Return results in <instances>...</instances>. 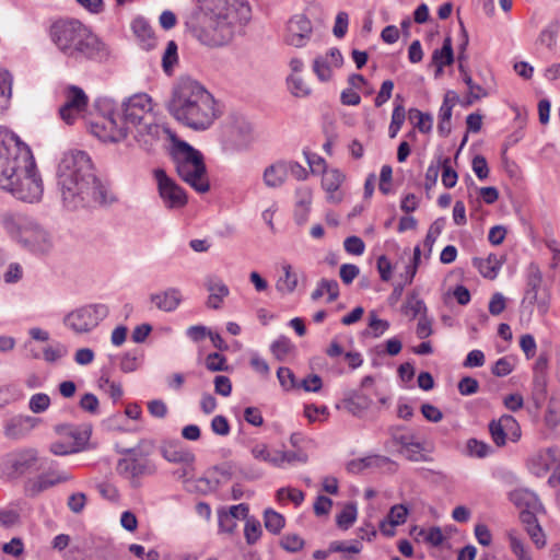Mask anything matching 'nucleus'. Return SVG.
Masks as SVG:
<instances>
[{
    "label": "nucleus",
    "instance_id": "nucleus-1",
    "mask_svg": "<svg viewBox=\"0 0 560 560\" xmlns=\"http://www.w3.org/2000/svg\"><path fill=\"white\" fill-rule=\"evenodd\" d=\"M122 115L109 110L90 122V131L104 142H119L135 129V139L142 145H152L170 130L155 121L152 100L147 93H137L121 104Z\"/></svg>",
    "mask_w": 560,
    "mask_h": 560
},
{
    "label": "nucleus",
    "instance_id": "nucleus-2",
    "mask_svg": "<svg viewBox=\"0 0 560 560\" xmlns=\"http://www.w3.org/2000/svg\"><path fill=\"white\" fill-rule=\"evenodd\" d=\"M57 185L66 208L75 210L114 201L97 178L90 155L80 150L63 153L57 167Z\"/></svg>",
    "mask_w": 560,
    "mask_h": 560
},
{
    "label": "nucleus",
    "instance_id": "nucleus-3",
    "mask_svg": "<svg viewBox=\"0 0 560 560\" xmlns=\"http://www.w3.org/2000/svg\"><path fill=\"white\" fill-rule=\"evenodd\" d=\"M0 188L25 202L38 201L44 191L35 160L27 147L0 127Z\"/></svg>",
    "mask_w": 560,
    "mask_h": 560
},
{
    "label": "nucleus",
    "instance_id": "nucleus-4",
    "mask_svg": "<svg viewBox=\"0 0 560 560\" xmlns=\"http://www.w3.org/2000/svg\"><path fill=\"white\" fill-rule=\"evenodd\" d=\"M185 24L203 45L222 46L234 34L236 21L247 22L250 5L246 0H192Z\"/></svg>",
    "mask_w": 560,
    "mask_h": 560
},
{
    "label": "nucleus",
    "instance_id": "nucleus-5",
    "mask_svg": "<svg viewBox=\"0 0 560 560\" xmlns=\"http://www.w3.org/2000/svg\"><path fill=\"white\" fill-rule=\"evenodd\" d=\"M166 109L177 122L194 131L208 130L220 117L214 96L189 77L173 85Z\"/></svg>",
    "mask_w": 560,
    "mask_h": 560
},
{
    "label": "nucleus",
    "instance_id": "nucleus-6",
    "mask_svg": "<svg viewBox=\"0 0 560 560\" xmlns=\"http://www.w3.org/2000/svg\"><path fill=\"white\" fill-rule=\"evenodd\" d=\"M49 37L65 55L105 61L110 50L101 38L77 19H59L49 26Z\"/></svg>",
    "mask_w": 560,
    "mask_h": 560
},
{
    "label": "nucleus",
    "instance_id": "nucleus-7",
    "mask_svg": "<svg viewBox=\"0 0 560 560\" xmlns=\"http://www.w3.org/2000/svg\"><path fill=\"white\" fill-rule=\"evenodd\" d=\"M171 135V158L179 178L199 194L210 189L203 154L188 142Z\"/></svg>",
    "mask_w": 560,
    "mask_h": 560
},
{
    "label": "nucleus",
    "instance_id": "nucleus-8",
    "mask_svg": "<svg viewBox=\"0 0 560 560\" xmlns=\"http://www.w3.org/2000/svg\"><path fill=\"white\" fill-rule=\"evenodd\" d=\"M153 446V442L141 440L133 447L118 451L122 457L117 460L116 471L120 477L127 479L132 488H139L142 478L156 474L158 466L150 458Z\"/></svg>",
    "mask_w": 560,
    "mask_h": 560
},
{
    "label": "nucleus",
    "instance_id": "nucleus-9",
    "mask_svg": "<svg viewBox=\"0 0 560 560\" xmlns=\"http://www.w3.org/2000/svg\"><path fill=\"white\" fill-rule=\"evenodd\" d=\"M108 313L105 304H88L67 314L63 324L75 334H88L94 330Z\"/></svg>",
    "mask_w": 560,
    "mask_h": 560
},
{
    "label": "nucleus",
    "instance_id": "nucleus-10",
    "mask_svg": "<svg viewBox=\"0 0 560 560\" xmlns=\"http://www.w3.org/2000/svg\"><path fill=\"white\" fill-rule=\"evenodd\" d=\"M252 124L241 115H232L222 130V144L226 151L246 149L252 141Z\"/></svg>",
    "mask_w": 560,
    "mask_h": 560
},
{
    "label": "nucleus",
    "instance_id": "nucleus-11",
    "mask_svg": "<svg viewBox=\"0 0 560 560\" xmlns=\"http://www.w3.org/2000/svg\"><path fill=\"white\" fill-rule=\"evenodd\" d=\"M153 177L156 180L159 196L166 209L179 210L187 205L188 197L185 189L170 177L163 168H155Z\"/></svg>",
    "mask_w": 560,
    "mask_h": 560
},
{
    "label": "nucleus",
    "instance_id": "nucleus-12",
    "mask_svg": "<svg viewBox=\"0 0 560 560\" xmlns=\"http://www.w3.org/2000/svg\"><path fill=\"white\" fill-rule=\"evenodd\" d=\"M38 453L35 448H23L7 454L1 464L5 474L18 478L37 469Z\"/></svg>",
    "mask_w": 560,
    "mask_h": 560
},
{
    "label": "nucleus",
    "instance_id": "nucleus-13",
    "mask_svg": "<svg viewBox=\"0 0 560 560\" xmlns=\"http://www.w3.org/2000/svg\"><path fill=\"white\" fill-rule=\"evenodd\" d=\"M18 242L31 252L38 254L48 253L52 246L48 232L34 219H31L30 224L23 230Z\"/></svg>",
    "mask_w": 560,
    "mask_h": 560
},
{
    "label": "nucleus",
    "instance_id": "nucleus-14",
    "mask_svg": "<svg viewBox=\"0 0 560 560\" xmlns=\"http://www.w3.org/2000/svg\"><path fill=\"white\" fill-rule=\"evenodd\" d=\"M463 81L469 90L468 104L488 96L495 90V79L492 72H477V78L464 72Z\"/></svg>",
    "mask_w": 560,
    "mask_h": 560
},
{
    "label": "nucleus",
    "instance_id": "nucleus-15",
    "mask_svg": "<svg viewBox=\"0 0 560 560\" xmlns=\"http://www.w3.org/2000/svg\"><path fill=\"white\" fill-rule=\"evenodd\" d=\"M311 33V21L303 14H296L289 22L287 43L294 47H303L306 45Z\"/></svg>",
    "mask_w": 560,
    "mask_h": 560
},
{
    "label": "nucleus",
    "instance_id": "nucleus-16",
    "mask_svg": "<svg viewBox=\"0 0 560 560\" xmlns=\"http://www.w3.org/2000/svg\"><path fill=\"white\" fill-rule=\"evenodd\" d=\"M38 419L31 416H15L4 424V435L11 440L25 438L38 423Z\"/></svg>",
    "mask_w": 560,
    "mask_h": 560
},
{
    "label": "nucleus",
    "instance_id": "nucleus-17",
    "mask_svg": "<svg viewBox=\"0 0 560 560\" xmlns=\"http://www.w3.org/2000/svg\"><path fill=\"white\" fill-rule=\"evenodd\" d=\"M31 219V217L11 210L0 212V225L15 241L20 238Z\"/></svg>",
    "mask_w": 560,
    "mask_h": 560
},
{
    "label": "nucleus",
    "instance_id": "nucleus-18",
    "mask_svg": "<svg viewBox=\"0 0 560 560\" xmlns=\"http://www.w3.org/2000/svg\"><path fill=\"white\" fill-rule=\"evenodd\" d=\"M183 301V295L177 288H167L164 291L155 292L150 295V302L160 311L174 312Z\"/></svg>",
    "mask_w": 560,
    "mask_h": 560
},
{
    "label": "nucleus",
    "instance_id": "nucleus-19",
    "mask_svg": "<svg viewBox=\"0 0 560 560\" xmlns=\"http://www.w3.org/2000/svg\"><path fill=\"white\" fill-rule=\"evenodd\" d=\"M205 285L210 292L207 306L213 310L220 308L224 298L230 293L228 285L217 277H209Z\"/></svg>",
    "mask_w": 560,
    "mask_h": 560
},
{
    "label": "nucleus",
    "instance_id": "nucleus-20",
    "mask_svg": "<svg viewBox=\"0 0 560 560\" xmlns=\"http://www.w3.org/2000/svg\"><path fill=\"white\" fill-rule=\"evenodd\" d=\"M510 500L512 503L522 510H544V506L538 498V495L528 489H515L510 492Z\"/></svg>",
    "mask_w": 560,
    "mask_h": 560
},
{
    "label": "nucleus",
    "instance_id": "nucleus-21",
    "mask_svg": "<svg viewBox=\"0 0 560 560\" xmlns=\"http://www.w3.org/2000/svg\"><path fill=\"white\" fill-rule=\"evenodd\" d=\"M372 404V399L359 390H351L346 394L342 405L351 415L359 417L366 411Z\"/></svg>",
    "mask_w": 560,
    "mask_h": 560
},
{
    "label": "nucleus",
    "instance_id": "nucleus-22",
    "mask_svg": "<svg viewBox=\"0 0 560 560\" xmlns=\"http://www.w3.org/2000/svg\"><path fill=\"white\" fill-rule=\"evenodd\" d=\"M161 455L170 463L192 464L195 455L177 443H167L161 446Z\"/></svg>",
    "mask_w": 560,
    "mask_h": 560
},
{
    "label": "nucleus",
    "instance_id": "nucleus-23",
    "mask_svg": "<svg viewBox=\"0 0 560 560\" xmlns=\"http://www.w3.org/2000/svg\"><path fill=\"white\" fill-rule=\"evenodd\" d=\"M454 61V51L452 39L450 36L445 37L441 48L433 51L431 57V66L435 70H443L444 67L452 65Z\"/></svg>",
    "mask_w": 560,
    "mask_h": 560
},
{
    "label": "nucleus",
    "instance_id": "nucleus-24",
    "mask_svg": "<svg viewBox=\"0 0 560 560\" xmlns=\"http://www.w3.org/2000/svg\"><path fill=\"white\" fill-rule=\"evenodd\" d=\"M285 81L289 92L295 97H306L312 92L311 84L302 72H291Z\"/></svg>",
    "mask_w": 560,
    "mask_h": 560
},
{
    "label": "nucleus",
    "instance_id": "nucleus-25",
    "mask_svg": "<svg viewBox=\"0 0 560 560\" xmlns=\"http://www.w3.org/2000/svg\"><path fill=\"white\" fill-rule=\"evenodd\" d=\"M343 65V57L338 48H330L325 56H318L313 61L312 70H330L340 68Z\"/></svg>",
    "mask_w": 560,
    "mask_h": 560
},
{
    "label": "nucleus",
    "instance_id": "nucleus-26",
    "mask_svg": "<svg viewBox=\"0 0 560 560\" xmlns=\"http://www.w3.org/2000/svg\"><path fill=\"white\" fill-rule=\"evenodd\" d=\"M70 480H72V475L67 470L49 468L48 471L38 477V487L40 490H46Z\"/></svg>",
    "mask_w": 560,
    "mask_h": 560
},
{
    "label": "nucleus",
    "instance_id": "nucleus-27",
    "mask_svg": "<svg viewBox=\"0 0 560 560\" xmlns=\"http://www.w3.org/2000/svg\"><path fill=\"white\" fill-rule=\"evenodd\" d=\"M262 177L266 186L271 188L280 187L287 178L284 161L269 165L265 170Z\"/></svg>",
    "mask_w": 560,
    "mask_h": 560
},
{
    "label": "nucleus",
    "instance_id": "nucleus-28",
    "mask_svg": "<svg viewBox=\"0 0 560 560\" xmlns=\"http://www.w3.org/2000/svg\"><path fill=\"white\" fill-rule=\"evenodd\" d=\"M345 175L337 168L324 171L322 178V187L328 194L329 200H336L334 194L339 189Z\"/></svg>",
    "mask_w": 560,
    "mask_h": 560
},
{
    "label": "nucleus",
    "instance_id": "nucleus-29",
    "mask_svg": "<svg viewBox=\"0 0 560 560\" xmlns=\"http://www.w3.org/2000/svg\"><path fill=\"white\" fill-rule=\"evenodd\" d=\"M325 293L328 294V302H334L339 296V284L334 279H322L316 289L312 292V300L320 299Z\"/></svg>",
    "mask_w": 560,
    "mask_h": 560
},
{
    "label": "nucleus",
    "instance_id": "nucleus-30",
    "mask_svg": "<svg viewBox=\"0 0 560 560\" xmlns=\"http://www.w3.org/2000/svg\"><path fill=\"white\" fill-rule=\"evenodd\" d=\"M65 106L83 112L88 105V96L84 91L75 85H70L66 92Z\"/></svg>",
    "mask_w": 560,
    "mask_h": 560
},
{
    "label": "nucleus",
    "instance_id": "nucleus-31",
    "mask_svg": "<svg viewBox=\"0 0 560 560\" xmlns=\"http://www.w3.org/2000/svg\"><path fill=\"white\" fill-rule=\"evenodd\" d=\"M475 265L483 277L493 279L502 266V260L497 255L490 254L487 259H480Z\"/></svg>",
    "mask_w": 560,
    "mask_h": 560
},
{
    "label": "nucleus",
    "instance_id": "nucleus-32",
    "mask_svg": "<svg viewBox=\"0 0 560 560\" xmlns=\"http://www.w3.org/2000/svg\"><path fill=\"white\" fill-rule=\"evenodd\" d=\"M402 312L406 315H410L411 319H415L418 316H422V314H427L428 308L424 301L419 299L417 293H411L402 305Z\"/></svg>",
    "mask_w": 560,
    "mask_h": 560
},
{
    "label": "nucleus",
    "instance_id": "nucleus-33",
    "mask_svg": "<svg viewBox=\"0 0 560 560\" xmlns=\"http://www.w3.org/2000/svg\"><path fill=\"white\" fill-rule=\"evenodd\" d=\"M408 118L420 132L428 133L431 131L433 118L430 114L423 113L417 108H410L408 112Z\"/></svg>",
    "mask_w": 560,
    "mask_h": 560
},
{
    "label": "nucleus",
    "instance_id": "nucleus-34",
    "mask_svg": "<svg viewBox=\"0 0 560 560\" xmlns=\"http://www.w3.org/2000/svg\"><path fill=\"white\" fill-rule=\"evenodd\" d=\"M547 375H533L532 396L536 407H540L547 397Z\"/></svg>",
    "mask_w": 560,
    "mask_h": 560
},
{
    "label": "nucleus",
    "instance_id": "nucleus-35",
    "mask_svg": "<svg viewBox=\"0 0 560 560\" xmlns=\"http://www.w3.org/2000/svg\"><path fill=\"white\" fill-rule=\"evenodd\" d=\"M508 539L511 551L517 558V560H532L530 556L527 553L526 546L517 530L510 529L508 532Z\"/></svg>",
    "mask_w": 560,
    "mask_h": 560
},
{
    "label": "nucleus",
    "instance_id": "nucleus-36",
    "mask_svg": "<svg viewBox=\"0 0 560 560\" xmlns=\"http://www.w3.org/2000/svg\"><path fill=\"white\" fill-rule=\"evenodd\" d=\"M282 270L284 276L279 278L276 288L281 293H292L298 285V276L290 265H283Z\"/></svg>",
    "mask_w": 560,
    "mask_h": 560
},
{
    "label": "nucleus",
    "instance_id": "nucleus-37",
    "mask_svg": "<svg viewBox=\"0 0 560 560\" xmlns=\"http://www.w3.org/2000/svg\"><path fill=\"white\" fill-rule=\"evenodd\" d=\"M253 457L257 460L268 463L272 466L278 465V450L270 451L268 445L265 443H257L250 448Z\"/></svg>",
    "mask_w": 560,
    "mask_h": 560
},
{
    "label": "nucleus",
    "instance_id": "nucleus-38",
    "mask_svg": "<svg viewBox=\"0 0 560 560\" xmlns=\"http://www.w3.org/2000/svg\"><path fill=\"white\" fill-rule=\"evenodd\" d=\"M295 215L299 218L300 209L303 210V220H306L312 203V190L308 187L296 189Z\"/></svg>",
    "mask_w": 560,
    "mask_h": 560
},
{
    "label": "nucleus",
    "instance_id": "nucleus-39",
    "mask_svg": "<svg viewBox=\"0 0 560 560\" xmlns=\"http://www.w3.org/2000/svg\"><path fill=\"white\" fill-rule=\"evenodd\" d=\"M358 515L357 505L354 503H348L342 511L337 515L336 522L339 528L348 529L355 522Z\"/></svg>",
    "mask_w": 560,
    "mask_h": 560
},
{
    "label": "nucleus",
    "instance_id": "nucleus-40",
    "mask_svg": "<svg viewBox=\"0 0 560 560\" xmlns=\"http://www.w3.org/2000/svg\"><path fill=\"white\" fill-rule=\"evenodd\" d=\"M491 446L483 441L469 439L466 443L465 454L469 457L483 458L489 455Z\"/></svg>",
    "mask_w": 560,
    "mask_h": 560
},
{
    "label": "nucleus",
    "instance_id": "nucleus-41",
    "mask_svg": "<svg viewBox=\"0 0 560 560\" xmlns=\"http://www.w3.org/2000/svg\"><path fill=\"white\" fill-rule=\"evenodd\" d=\"M264 522L266 529L272 534L280 533L285 523L284 517L271 509L265 511Z\"/></svg>",
    "mask_w": 560,
    "mask_h": 560
},
{
    "label": "nucleus",
    "instance_id": "nucleus-42",
    "mask_svg": "<svg viewBox=\"0 0 560 560\" xmlns=\"http://www.w3.org/2000/svg\"><path fill=\"white\" fill-rule=\"evenodd\" d=\"M244 536L248 545L256 544L261 536L260 522L254 517H247L244 527Z\"/></svg>",
    "mask_w": 560,
    "mask_h": 560
},
{
    "label": "nucleus",
    "instance_id": "nucleus-43",
    "mask_svg": "<svg viewBox=\"0 0 560 560\" xmlns=\"http://www.w3.org/2000/svg\"><path fill=\"white\" fill-rule=\"evenodd\" d=\"M406 118V110L402 104H396L393 114L392 120L388 128V133L390 138H395L400 130Z\"/></svg>",
    "mask_w": 560,
    "mask_h": 560
},
{
    "label": "nucleus",
    "instance_id": "nucleus-44",
    "mask_svg": "<svg viewBox=\"0 0 560 560\" xmlns=\"http://www.w3.org/2000/svg\"><path fill=\"white\" fill-rule=\"evenodd\" d=\"M12 92L11 72H0V110L5 108Z\"/></svg>",
    "mask_w": 560,
    "mask_h": 560
},
{
    "label": "nucleus",
    "instance_id": "nucleus-45",
    "mask_svg": "<svg viewBox=\"0 0 560 560\" xmlns=\"http://www.w3.org/2000/svg\"><path fill=\"white\" fill-rule=\"evenodd\" d=\"M506 435H510L511 441L516 442L521 438V427L516 419L511 415H503L500 417Z\"/></svg>",
    "mask_w": 560,
    "mask_h": 560
},
{
    "label": "nucleus",
    "instance_id": "nucleus-46",
    "mask_svg": "<svg viewBox=\"0 0 560 560\" xmlns=\"http://www.w3.org/2000/svg\"><path fill=\"white\" fill-rule=\"evenodd\" d=\"M277 377L281 387L287 392L300 387L294 373L289 368H279L277 371Z\"/></svg>",
    "mask_w": 560,
    "mask_h": 560
},
{
    "label": "nucleus",
    "instance_id": "nucleus-47",
    "mask_svg": "<svg viewBox=\"0 0 560 560\" xmlns=\"http://www.w3.org/2000/svg\"><path fill=\"white\" fill-rule=\"evenodd\" d=\"M405 429L400 425H392L388 428L387 432L390 436V442L395 445H400L401 450L409 444L411 440H413V435L404 432Z\"/></svg>",
    "mask_w": 560,
    "mask_h": 560
},
{
    "label": "nucleus",
    "instance_id": "nucleus-48",
    "mask_svg": "<svg viewBox=\"0 0 560 560\" xmlns=\"http://www.w3.org/2000/svg\"><path fill=\"white\" fill-rule=\"evenodd\" d=\"M441 163L442 172V183L446 188H453L458 179V175L455 170L451 166V159L445 158L443 160H439Z\"/></svg>",
    "mask_w": 560,
    "mask_h": 560
},
{
    "label": "nucleus",
    "instance_id": "nucleus-49",
    "mask_svg": "<svg viewBox=\"0 0 560 560\" xmlns=\"http://www.w3.org/2000/svg\"><path fill=\"white\" fill-rule=\"evenodd\" d=\"M278 465L276 467H282L285 463L293 464L295 462L306 463L307 455L301 451H278L277 455Z\"/></svg>",
    "mask_w": 560,
    "mask_h": 560
},
{
    "label": "nucleus",
    "instance_id": "nucleus-50",
    "mask_svg": "<svg viewBox=\"0 0 560 560\" xmlns=\"http://www.w3.org/2000/svg\"><path fill=\"white\" fill-rule=\"evenodd\" d=\"M50 406V398L45 393L34 394L28 401V408L34 413H42L46 411Z\"/></svg>",
    "mask_w": 560,
    "mask_h": 560
},
{
    "label": "nucleus",
    "instance_id": "nucleus-51",
    "mask_svg": "<svg viewBox=\"0 0 560 560\" xmlns=\"http://www.w3.org/2000/svg\"><path fill=\"white\" fill-rule=\"evenodd\" d=\"M206 368L211 372H222L229 370L226 358L218 352H212L207 355Z\"/></svg>",
    "mask_w": 560,
    "mask_h": 560
},
{
    "label": "nucleus",
    "instance_id": "nucleus-52",
    "mask_svg": "<svg viewBox=\"0 0 560 560\" xmlns=\"http://www.w3.org/2000/svg\"><path fill=\"white\" fill-rule=\"evenodd\" d=\"M423 446L420 442L411 440L400 452L410 462L425 460V457L421 454Z\"/></svg>",
    "mask_w": 560,
    "mask_h": 560
},
{
    "label": "nucleus",
    "instance_id": "nucleus-53",
    "mask_svg": "<svg viewBox=\"0 0 560 560\" xmlns=\"http://www.w3.org/2000/svg\"><path fill=\"white\" fill-rule=\"evenodd\" d=\"M559 31V24L557 22H552L548 24L539 35V42L541 45H545L546 47L550 48L555 45L557 34Z\"/></svg>",
    "mask_w": 560,
    "mask_h": 560
},
{
    "label": "nucleus",
    "instance_id": "nucleus-54",
    "mask_svg": "<svg viewBox=\"0 0 560 560\" xmlns=\"http://www.w3.org/2000/svg\"><path fill=\"white\" fill-rule=\"evenodd\" d=\"M177 45L174 40H170L162 57L163 70H171L177 62Z\"/></svg>",
    "mask_w": 560,
    "mask_h": 560
},
{
    "label": "nucleus",
    "instance_id": "nucleus-55",
    "mask_svg": "<svg viewBox=\"0 0 560 560\" xmlns=\"http://www.w3.org/2000/svg\"><path fill=\"white\" fill-rule=\"evenodd\" d=\"M408 508L404 504L393 505L386 516V520L390 521L394 525H401L406 522L408 516Z\"/></svg>",
    "mask_w": 560,
    "mask_h": 560
},
{
    "label": "nucleus",
    "instance_id": "nucleus-56",
    "mask_svg": "<svg viewBox=\"0 0 560 560\" xmlns=\"http://www.w3.org/2000/svg\"><path fill=\"white\" fill-rule=\"evenodd\" d=\"M489 432H490L491 438L497 446L505 445L508 435L505 434V431L503 429V425H502L500 419L492 420L489 423Z\"/></svg>",
    "mask_w": 560,
    "mask_h": 560
},
{
    "label": "nucleus",
    "instance_id": "nucleus-57",
    "mask_svg": "<svg viewBox=\"0 0 560 560\" xmlns=\"http://www.w3.org/2000/svg\"><path fill=\"white\" fill-rule=\"evenodd\" d=\"M79 406L82 410L91 415H97L100 412L98 398L92 393L84 394L80 399Z\"/></svg>",
    "mask_w": 560,
    "mask_h": 560
},
{
    "label": "nucleus",
    "instance_id": "nucleus-58",
    "mask_svg": "<svg viewBox=\"0 0 560 560\" xmlns=\"http://www.w3.org/2000/svg\"><path fill=\"white\" fill-rule=\"evenodd\" d=\"M514 370V364L512 360L508 357L500 358L492 366L491 372L493 375L498 377H504L512 373Z\"/></svg>",
    "mask_w": 560,
    "mask_h": 560
},
{
    "label": "nucleus",
    "instance_id": "nucleus-59",
    "mask_svg": "<svg viewBox=\"0 0 560 560\" xmlns=\"http://www.w3.org/2000/svg\"><path fill=\"white\" fill-rule=\"evenodd\" d=\"M280 546L289 552H296L303 548L304 540L296 534H288L282 537Z\"/></svg>",
    "mask_w": 560,
    "mask_h": 560
},
{
    "label": "nucleus",
    "instance_id": "nucleus-60",
    "mask_svg": "<svg viewBox=\"0 0 560 560\" xmlns=\"http://www.w3.org/2000/svg\"><path fill=\"white\" fill-rule=\"evenodd\" d=\"M133 33L142 40H153L151 26L141 18L135 19L131 24Z\"/></svg>",
    "mask_w": 560,
    "mask_h": 560
},
{
    "label": "nucleus",
    "instance_id": "nucleus-61",
    "mask_svg": "<svg viewBox=\"0 0 560 560\" xmlns=\"http://www.w3.org/2000/svg\"><path fill=\"white\" fill-rule=\"evenodd\" d=\"M277 497L279 500L288 499L296 506H299L304 501L303 491L295 488H280L277 491Z\"/></svg>",
    "mask_w": 560,
    "mask_h": 560
},
{
    "label": "nucleus",
    "instance_id": "nucleus-62",
    "mask_svg": "<svg viewBox=\"0 0 560 560\" xmlns=\"http://www.w3.org/2000/svg\"><path fill=\"white\" fill-rule=\"evenodd\" d=\"M119 368L124 373H131L139 368V357L136 352H126L120 358Z\"/></svg>",
    "mask_w": 560,
    "mask_h": 560
},
{
    "label": "nucleus",
    "instance_id": "nucleus-63",
    "mask_svg": "<svg viewBox=\"0 0 560 560\" xmlns=\"http://www.w3.org/2000/svg\"><path fill=\"white\" fill-rule=\"evenodd\" d=\"M291 349V343L285 337H281L271 343L270 350L278 360H283Z\"/></svg>",
    "mask_w": 560,
    "mask_h": 560
},
{
    "label": "nucleus",
    "instance_id": "nucleus-64",
    "mask_svg": "<svg viewBox=\"0 0 560 560\" xmlns=\"http://www.w3.org/2000/svg\"><path fill=\"white\" fill-rule=\"evenodd\" d=\"M345 250L351 255H362L365 249L364 242L359 236H349L343 242Z\"/></svg>",
    "mask_w": 560,
    "mask_h": 560
}]
</instances>
